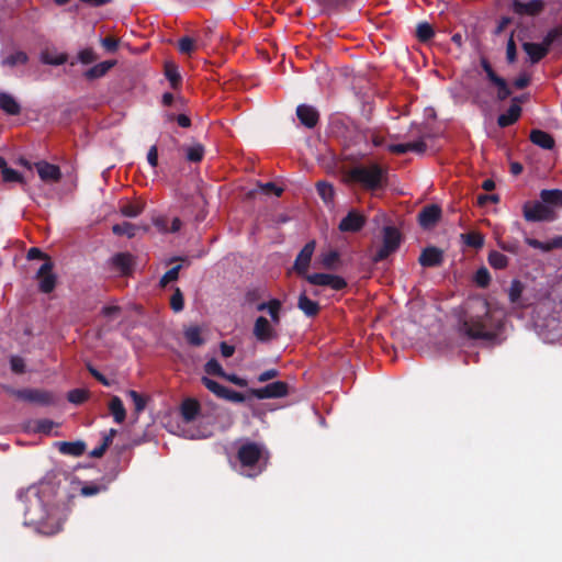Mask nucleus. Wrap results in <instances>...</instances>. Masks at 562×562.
I'll return each mask as SVG.
<instances>
[{"mask_svg":"<svg viewBox=\"0 0 562 562\" xmlns=\"http://www.w3.org/2000/svg\"><path fill=\"white\" fill-rule=\"evenodd\" d=\"M459 325L463 335L470 339L485 341L495 340L503 326L483 296H473L464 302Z\"/></svg>","mask_w":562,"mask_h":562,"instance_id":"f257e3e1","label":"nucleus"},{"mask_svg":"<svg viewBox=\"0 0 562 562\" xmlns=\"http://www.w3.org/2000/svg\"><path fill=\"white\" fill-rule=\"evenodd\" d=\"M24 524L33 526L35 529L45 536H52L60 530L59 521L46 508L40 495L36 493L32 498L27 499V505L24 510Z\"/></svg>","mask_w":562,"mask_h":562,"instance_id":"f03ea898","label":"nucleus"},{"mask_svg":"<svg viewBox=\"0 0 562 562\" xmlns=\"http://www.w3.org/2000/svg\"><path fill=\"white\" fill-rule=\"evenodd\" d=\"M349 178L355 183H361L364 189L375 191L383 187L385 170L378 164L370 167H355L350 169Z\"/></svg>","mask_w":562,"mask_h":562,"instance_id":"7ed1b4c3","label":"nucleus"},{"mask_svg":"<svg viewBox=\"0 0 562 562\" xmlns=\"http://www.w3.org/2000/svg\"><path fill=\"white\" fill-rule=\"evenodd\" d=\"M402 240L401 233L395 226L386 225L382 229V246L371 257L373 263H379L395 254Z\"/></svg>","mask_w":562,"mask_h":562,"instance_id":"20e7f679","label":"nucleus"},{"mask_svg":"<svg viewBox=\"0 0 562 562\" xmlns=\"http://www.w3.org/2000/svg\"><path fill=\"white\" fill-rule=\"evenodd\" d=\"M522 215L527 222H553L557 218L554 209L542 204L540 201H529L522 206Z\"/></svg>","mask_w":562,"mask_h":562,"instance_id":"39448f33","label":"nucleus"},{"mask_svg":"<svg viewBox=\"0 0 562 562\" xmlns=\"http://www.w3.org/2000/svg\"><path fill=\"white\" fill-rule=\"evenodd\" d=\"M305 280L312 284L321 286H329L335 291H341L347 288L348 283L345 279L339 276L330 273H307L304 276Z\"/></svg>","mask_w":562,"mask_h":562,"instance_id":"423d86ee","label":"nucleus"},{"mask_svg":"<svg viewBox=\"0 0 562 562\" xmlns=\"http://www.w3.org/2000/svg\"><path fill=\"white\" fill-rule=\"evenodd\" d=\"M262 456V448L255 441L243 443L237 453V458L244 468H254Z\"/></svg>","mask_w":562,"mask_h":562,"instance_id":"0eeeda50","label":"nucleus"},{"mask_svg":"<svg viewBox=\"0 0 562 562\" xmlns=\"http://www.w3.org/2000/svg\"><path fill=\"white\" fill-rule=\"evenodd\" d=\"M54 263L52 259L43 262L36 272L38 280V289L42 293L49 294L54 291L56 285V276L53 272Z\"/></svg>","mask_w":562,"mask_h":562,"instance_id":"6e6552de","label":"nucleus"},{"mask_svg":"<svg viewBox=\"0 0 562 562\" xmlns=\"http://www.w3.org/2000/svg\"><path fill=\"white\" fill-rule=\"evenodd\" d=\"M251 393L257 398H282L289 393V385L285 382L277 381L259 389H252Z\"/></svg>","mask_w":562,"mask_h":562,"instance_id":"1a4fd4ad","label":"nucleus"},{"mask_svg":"<svg viewBox=\"0 0 562 562\" xmlns=\"http://www.w3.org/2000/svg\"><path fill=\"white\" fill-rule=\"evenodd\" d=\"M22 395L23 397L21 401L41 406H49L56 402V397L53 392L41 389H23Z\"/></svg>","mask_w":562,"mask_h":562,"instance_id":"9d476101","label":"nucleus"},{"mask_svg":"<svg viewBox=\"0 0 562 562\" xmlns=\"http://www.w3.org/2000/svg\"><path fill=\"white\" fill-rule=\"evenodd\" d=\"M316 241L310 240L307 241L302 250L299 252L296 259H294L293 269L297 274L304 277L307 274V269L310 267L311 259L315 252Z\"/></svg>","mask_w":562,"mask_h":562,"instance_id":"9b49d317","label":"nucleus"},{"mask_svg":"<svg viewBox=\"0 0 562 562\" xmlns=\"http://www.w3.org/2000/svg\"><path fill=\"white\" fill-rule=\"evenodd\" d=\"M252 333L256 340L259 342H270L278 337L274 327L271 325L268 318L263 316L257 317Z\"/></svg>","mask_w":562,"mask_h":562,"instance_id":"f8f14e48","label":"nucleus"},{"mask_svg":"<svg viewBox=\"0 0 562 562\" xmlns=\"http://www.w3.org/2000/svg\"><path fill=\"white\" fill-rule=\"evenodd\" d=\"M441 207L437 204H430L419 211L417 221L418 225L425 229H429L439 223L441 218Z\"/></svg>","mask_w":562,"mask_h":562,"instance_id":"ddd939ff","label":"nucleus"},{"mask_svg":"<svg viewBox=\"0 0 562 562\" xmlns=\"http://www.w3.org/2000/svg\"><path fill=\"white\" fill-rule=\"evenodd\" d=\"M364 225L366 216L357 211H350L340 220L338 229L344 233H356L361 231Z\"/></svg>","mask_w":562,"mask_h":562,"instance_id":"4468645a","label":"nucleus"},{"mask_svg":"<svg viewBox=\"0 0 562 562\" xmlns=\"http://www.w3.org/2000/svg\"><path fill=\"white\" fill-rule=\"evenodd\" d=\"M418 263L424 268H438L443 263V251L438 247L428 246L419 254Z\"/></svg>","mask_w":562,"mask_h":562,"instance_id":"2eb2a0df","label":"nucleus"},{"mask_svg":"<svg viewBox=\"0 0 562 562\" xmlns=\"http://www.w3.org/2000/svg\"><path fill=\"white\" fill-rule=\"evenodd\" d=\"M296 115L301 124L307 128H314L319 122L318 110L312 105L300 104L296 108Z\"/></svg>","mask_w":562,"mask_h":562,"instance_id":"dca6fc26","label":"nucleus"},{"mask_svg":"<svg viewBox=\"0 0 562 562\" xmlns=\"http://www.w3.org/2000/svg\"><path fill=\"white\" fill-rule=\"evenodd\" d=\"M111 265L122 276H130L133 272L134 256L131 252H116L111 258Z\"/></svg>","mask_w":562,"mask_h":562,"instance_id":"f3484780","label":"nucleus"},{"mask_svg":"<svg viewBox=\"0 0 562 562\" xmlns=\"http://www.w3.org/2000/svg\"><path fill=\"white\" fill-rule=\"evenodd\" d=\"M38 177L48 183H57L61 178V172L58 166L52 165L46 161H38L35 164Z\"/></svg>","mask_w":562,"mask_h":562,"instance_id":"a211bd4d","label":"nucleus"},{"mask_svg":"<svg viewBox=\"0 0 562 562\" xmlns=\"http://www.w3.org/2000/svg\"><path fill=\"white\" fill-rule=\"evenodd\" d=\"M544 7L541 0H531L529 2L514 0V2H512V8H514L515 13L519 15L535 16L539 14Z\"/></svg>","mask_w":562,"mask_h":562,"instance_id":"6ab92c4d","label":"nucleus"},{"mask_svg":"<svg viewBox=\"0 0 562 562\" xmlns=\"http://www.w3.org/2000/svg\"><path fill=\"white\" fill-rule=\"evenodd\" d=\"M525 285L519 280L510 281V285L508 289V300L510 304L515 305L518 308H526L530 305V302L522 297Z\"/></svg>","mask_w":562,"mask_h":562,"instance_id":"aec40b11","label":"nucleus"},{"mask_svg":"<svg viewBox=\"0 0 562 562\" xmlns=\"http://www.w3.org/2000/svg\"><path fill=\"white\" fill-rule=\"evenodd\" d=\"M426 150H427V144L425 143V140L423 138H419L414 142H408V143H403V144H392V145L387 146L389 153H394V154H398V155L406 154L409 151L423 154V153H426Z\"/></svg>","mask_w":562,"mask_h":562,"instance_id":"412c9836","label":"nucleus"},{"mask_svg":"<svg viewBox=\"0 0 562 562\" xmlns=\"http://www.w3.org/2000/svg\"><path fill=\"white\" fill-rule=\"evenodd\" d=\"M522 49L526 52L527 55H529V61L531 64H538L541 59H543L550 52V47L541 43H531V42H524L522 43Z\"/></svg>","mask_w":562,"mask_h":562,"instance_id":"4be33fe9","label":"nucleus"},{"mask_svg":"<svg viewBox=\"0 0 562 562\" xmlns=\"http://www.w3.org/2000/svg\"><path fill=\"white\" fill-rule=\"evenodd\" d=\"M57 449L59 453L70 456L74 458H80L86 451L85 441H58Z\"/></svg>","mask_w":562,"mask_h":562,"instance_id":"5701e85b","label":"nucleus"},{"mask_svg":"<svg viewBox=\"0 0 562 562\" xmlns=\"http://www.w3.org/2000/svg\"><path fill=\"white\" fill-rule=\"evenodd\" d=\"M0 110L7 115L16 116L21 114V104L13 95L0 91Z\"/></svg>","mask_w":562,"mask_h":562,"instance_id":"b1692460","label":"nucleus"},{"mask_svg":"<svg viewBox=\"0 0 562 562\" xmlns=\"http://www.w3.org/2000/svg\"><path fill=\"white\" fill-rule=\"evenodd\" d=\"M525 243L535 249H539L542 252H550L554 249L562 248V236H557L551 240L548 241H541L539 239H533L526 237Z\"/></svg>","mask_w":562,"mask_h":562,"instance_id":"393cba45","label":"nucleus"},{"mask_svg":"<svg viewBox=\"0 0 562 562\" xmlns=\"http://www.w3.org/2000/svg\"><path fill=\"white\" fill-rule=\"evenodd\" d=\"M180 414L182 419L187 423L193 422L200 414V404L198 400L193 397H187L182 401L180 406Z\"/></svg>","mask_w":562,"mask_h":562,"instance_id":"a878e982","label":"nucleus"},{"mask_svg":"<svg viewBox=\"0 0 562 562\" xmlns=\"http://www.w3.org/2000/svg\"><path fill=\"white\" fill-rule=\"evenodd\" d=\"M529 139L542 149L551 150L554 147V138L548 132L532 130L529 133Z\"/></svg>","mask_w":562,"mask_h":562,"instance_id":"bb28decb","label":"nucleus"},{"mask_svg":"<svg viewBox=\"0 0 562 562\" xmlns=\"http://www.w3.org/2000/svg\"><path fill=\"white\" fill-rule=\"evenodd\" d=\"M116 65L115 60H105L98 65L91 66L85 72V78L87 80H97L102 78L106 72H109Z\"/></svg>","mask_w":562,"mask_h":562,"instance_id":"cd10ccee","label":"nucleus"},{"mask_svg":"<svg viewBox=\"0 0 562 562\" xmlns=\"http://www.w3.org/2000/svg\"><path fill=\"white\" fill-rule=\"evenodd\" d=\"M297 307L307 317H315L321 311L318 302L310 299L305 293L299 296Z\"/></svg>","mask_w":562,"mask_h":562,"instance_id":"c85d7f7f","label":"nucleus"},{"mask_svg":"<svg viewBox=\"0 0 562 562\" xmlns=\"http://www.w3.org/2000/svg\"><path fill=\"white\" fill-rule=\"evenodd\" d=\"M540 202L549 207H562V191L559 189L541 190Z\"/></svg>","mask_w":562,"mask_h":562,"instance_id":"c756f323","label":"nucleus"},{"mask_svg":"<svg viewBox=\"0 0 562 562\" xmlns=\"http://www.w3.org/2000/svg\"><path fill=\"white\" fill-rule=\"evenodd\" d=\"M521 115V108L514 103V104H510V106L507 109V111L505 113H502L499 116H498V125L501 127H507L509 125H513L515 123L518 122L519 117Z\"/></svg>","mask_w":562,"mask_h":562,"instance_id":"7c9ffc66","label":"nucleus"},{"mask_svg":"<svg viewBox=\"0 0 562 562\" xmlns=\"http://www.w3.org/2000/svg\"><path fill=\"white\" fill-rule=\"evenodd\" d=\"M281 308H282V303L277 299H272L269 302H262L257 305L258 312H263V311L269 312L271 322L274 325H278L280 322V310Z\"/></svg>","mask_w":562,"mask_h":562,"instance_id":"2f4dec72","label":"nucleus"},{"mask_svg":"<svg viewBox=\"0 0 562 562\" xmlns=\"http://www.w3.org/2000/svg\"><path fill=\"white\" fill-rule=\"evenodd\" d=\"M108 408H110L116 424H122L126 419V409L120 397L113 396L110 404H108Z\"/></svg>","mask_w":562,"mask_h":562,"instance_id":"473e14b6","label":"nucleus"},{"mask_svg":"<svg viewBox=\"0 0 562 562\" xmlns=\"http://www.w3.org/2000/svg\"><path fill=\"white\" fill-rule=\"evenodd\" d=\"M68 60V55L66 53L53 54L48 50H44L41 54V61L44 65L50 66H61L65 65Z\"/></svg>","mask_w":562,"mask_h":562,"instance_id":"72a5a7b5","label":"nucleus"},{"mask_svg":"<svg viewBox=\"0 0 562 562\" xmlns=\"http://www.w3.org/2000/svg\"><path fill=\"white\" fill-rule=\"evenodd\" d=\"M165 77L173 89H178L181 85V76L178 70V66L172 63H166L165 65Z\"/></svg>","mask_w":562,"mask_h":562,"instance_id":"f704fd0d","label":"nucleus"},{"mask_svg":"<svg viewBox=\"0 0 562 562\" xmlns=\"http://www.w3.org/2000/svg\"><path fill=\"white\" fill-rule=\"evenodd\" d=\"M202 384L205 385V387L217 398H224L225 394L227 393L228 387L218 382H215L209 376H202Z\"/></svg>","mask_w":562,"mask_h":562,"instance_id":"c9c22d12","label":"nucleus"},{"mask_svg":"<svg viewBox=\"0 0 562 562\" xmlns=\"http://www.w3.org/2000/svg\"><path fill=\"white\" fill-rule=\"evenodd\" d=\"M183 336L188 344L195 347H199L205 342V340L201 337V329L199 326L188 327L184 329Z\"/></svg>","mask_w":562,"mask_h":562,"instance_id":"e433bc0d","label":"nucleus"},{"mask_svg":"<svg viewBox=\"0 0 562 562\" xmlns=\"http://www.w3.org/2000/svg\"><path fill=\"white\" fill-rule=\"evenodd\" d=\"M137 226L133 223L123 222L121 224H114L112 227L113 234L116 236H126L133 238L136 234Z\"/></svg>","mask_w":562,"mask_h":562,"instance_id":"4c0bfd02","label":"nucleus"},{"mask_svg":"<svg viewBox=\"0 0 562 562\" xmlns=\"http://www.w3.org/2000/svg\"><path fill=\"white\" fill-rule=\"evenodd\" d=\"M487 260L493 269H506L508 266L507 256L499 251H491L488 254Z\"/></svg>","mask_w":562,"mask_h":562,"instance_id":"58836bf2","label":"nucleus"},{"mask_svg":"<svg viewBox=\"0 0 562 562\" xmlns=\"http://www.w3.org/2000/svg\"><path fill=\"white\" fill-rule=\"evenodd\" d=\"M416 38L422 43H427L435 35L432 26L428 22H419L415 32Z\"/></svg>","mask_w":562,"mask_h":562,"instance_id":"ea45409f","label":"nucleus"},{"mask_svg":"<svg viewBox=\"0 0 562 562\" xmlns=\"http://www.w3.org/2000/svg\"><path fill=\"white\" fill-rule=\"evenodd\" d=\"M462 239L465 245L474 249H480L484 246V236L477 232H470L462 235Z\"/></svg>","mask_w":562,"mask_h":562,"instance_id":"a19ab883","label":"nucleus"},{"mask_svg":"<svg viewBox=\"0 0 562 562\" xmlns=\"http://www.w3.org/2000/svg\"><path fill=\"white\" fill-rule=\"evenodd\" d=\"M317 193L321 195L325 203H329L333 201L335 195V190L331 183L329 182H317L316 184Z\"/></svg>","mask_w":562,"mask_h":562,"instance_id":"79ce46f5","label":"nucleus"},{"mask_svg":"<svg viewBox=\"0 0 562 562\" xmlns=\"http://www.w3.org/2000/svg\"><path fill=\"white\" fill-rule=\"evenodd\" d=\"M205 149L201 144H194L193 146L187 147V161L200 162L203 160Z\"/></svg>","mask_w":562,"mask_h":562,"instance_id":"37998d69","label":"nucleus"},{"mask_svg":"<svg viewBox=\"0 0 562 562\" xmlns=\"http://www.w3.org/2000/svg\"><path fill=\"white\" fill-rule=\"evenodd\" d=\"M127 395L130 396V398H132L133 401V404H134V413L136 415L140 414L142 412L145 411L146 408V404H147V400L145 396H143L142 394L137 393L136 391L134 390H130L127 392Z\"/></svg>","mask_w":562,"mask_h":562,"instance_id":"c03bdc74","label":"nucleus"},{"mask_svg":"<svg viewBox=\"0 0 562 562\" xmlns=\"http://www.w3.org/2000/svg\"><path fill=\"white\" fill-rule=\"evenodd\" d=\"M1 172L5 183H25L22 173L13 168L5 167Z\"/></svg>","mask_w":562,"mask_h":562,"instance_id":"a18cd8bd","label":"nucleus"},{"mask_svg":"<svg viewBox=\"0 0 562 562\" xmlns=\"http://www.w3.org/2000/svg\"><path fill=\"white\" fill-rule=\"evenodd\" d=\"M474 283L479 288H487L491 284V274L487 268L481 267L477 268L475 274H474Z\"/></svg>","mask_w":562,"mask_h":562,"instance_id":"49530a36","label":"nucleus"},{"mask_svg":"<svg viewBox=\"0 0 562 562\" xmlns=\"http://www.w3.org/2000/svg\"><path fill=\"white\" fill-rule=\"evenodd\" d=\"M542 42H544V44L549 47H551L553 44L562 45V25H558L551 29L547 36L542 38Z\"/></svg>","mask_w":562,"mask_h":562,"instance_id":"de8ad7c7","label":"nucleus"},{"mask_svg":"<svg viewBox=\"0 0 562 562\" xmlns=\"http://www.w3.org/2000/svg\"><path fill=\"white\" fill-rule=\"evenodd\" d=\"M67 398L75 405H80L89 398V392L85 389H72L68 392Z\"/></svg>","mask_w":562,"mask_h":562,"instance_id":"09e8293b","label":"nucleus"},{"mask_svg":"<svg viewBox=\"0 0 562 562\" xmlns=\"http://www.w3.org/2000/svg\"><path fill=\"white\" fill-rule=\"evenodd\" d=\"M27 63V55L23 50H18L10 54L3 61L9 67H15L18 65H25Z\"/></svg>","mask_w":562,"mask_h":562,"instance_id":"8fccbe9b","label":"nucleus"},{"mask_svg":"<svg viewBox=\"0 0 562 562\" xmlns=\"http://www.w3.org/2000/svg\"><path fill=\"white\" fill-rule=\"evenodd\" d=\"M204 370L209 375H215L223 378L225 375V370L222 364L217 362L215 358H211L204 366Z\"/></svg>","mask_w":562,"mask_h":562,"instance_id":"3c124183","label":"nucleus"},{"mask_svg":"<svg viewBox=\"0 0 562 562\" xmlns=\"http://www.w3.org/2000/svg\"><path fill=\"white\" fill-rule=\"evenodd\" d=\"M491 82L498 88V94L496 95H498L501 101L507 99L512 94L505 78L499 77L492 80Z\"/></svg>","mask_w":562,"mask_h":562,"instance_id":"603ef678","label":"nucleus"},{"mask_svg":"<svg viewBox=\"0 0 562 562\" xmlns=\"http://www.w3.org/2000/svg\"><path fill=\"white\" fill-rule=\"evenodd\" d=\"M491 82L498 88V94L496 95H498L501 101L507 99L512 94L505 78L499 77L492 80Z\"/></svg>","mask_w":562,"mask_h":562,"instance_id":"864d4df0","label":"nucleus"},{"mask_svg":"<svg viewBox=\"0 0 562 562\" xmlns=\"http://www.w3.org/2000/svg\"><path fill=\"white\" fill-rule=\"evenodd\" d=\"M144 207L140 204L137 203H126L121 206L120 212L123 216L127 217H136L137 215H140Z\"/></svg>","mask_w":562,"mask_h":562,"instance_id":"5fc2aeb1","label":"nucleus"},{"mask_svg":"<svg viewBox=\"0 0 562 562\" xmlns=\"http://www.w3.org/2000/svg\"><path fill=\"white\" fill-rule=\"evenodd\" d=\"M258 188H259L260 192L266 195L273 194L274 196H280L283 194V191H284L283 188L277 187L272 182H266V183L259 182Z\"/></svg>","mask_w":562,"mask_h":562,"instance_id":"6e6d98bb","label":"nucleus"},{"mask_svg":"<svg viewBox=\"0 0 562 562\" xmlns=\"http://www.w3.org/2000/svg\"><path fill=\"white\" fill-rule=\"evenodd\" d=\"M515 33H512L506 45V59L508 64H513L517 59V46L515 43Z\"/></svg>","mask_w":562,"mask_h":562,"instance_id":"4d7b16f0","label":"nucleus"},{"mask_svg":"<svg viewBox=\"0 0 562 562\" xmlns=\"http://www.w3.org/2000/svg\"><path fill=\"white\" fill-rule=\"evenodd\" d=\"M169 305L175 313H180L183 310V295L179 288H176L171 300H169Z\"/></svg>","mask_w":562,"mask_h":562,"instance_id":"13d9d810","label":"nucleus"},{"mask_svg":"<svg viewBox=\"0 0 562 562\" xmlns=\"http://www.w3.org/2000/svg\"><path fill=\"white\" fill-rule=\"evenodd\" d=\"M181 266L169 268L160 279V285L166 286L168 282H175L179 278Z\"/></svg>","mask_w":562,"mask_h":562,"instance_id":"bf43d9fd","label":"nucleus"},{"mask_svg":"<svg viewBox=\"0 0 562 562\" xmlns=\"http://www.w3.org/2000/svg\"><path fill=\"white\" fill-rule=\"evenodd\" d=\"M339 259V254L335 250H331L329 252H325L322 256V265L323 267L327 269H335V265L337 263Z\"/></svg>","mask_w":562,"mask_h":562,"instance_id":"052dcab7","label":"nucleus"},{"mask_svg":"<svg viewBox=\"0 0 562 562\" xmlns=\"http://www.w3.org/2000/svg\"><path fill=\"white\" fill-rule=\"evenodd\" d=\"M498 246L503 251H506L509 254H519V250H520V245L517 239L499 240Z\"/></svg>","mask_w":562,"mask_h":562,"instance_id":"680f3d73","label":"nucleus"},{"mask_svg":"<svg viewBox=\"0 0 562 562\" xmlns=\"http://www.w3.org/2000/svg\"><path fill=\"white\" fill-rule=\"evenodd\" d=\"M179 52L182 54H191L194 48V40L192 37H182L178 42Z\"/></svg>","mask_w":562,"mask_h":562,"instance_id":"e2e57ef3","label":"nucleus"},{"mask_svg":"<svg viewBox=\"0 0 562 562\" xmlns=\"http://www.w3.org/2000/svg\"><path fill=\"white\" fill-rule=\"evenodd\" d=\"M10 369L12 372L18 374H22L25 372V363L24 359L21 356H11L10 357Z\"/></svg>","mask_w":562,"mask_h":562,"instance_id":"0e129e2a","label":"nucleus"},{"mask_svg":"<svg viewBox=\"0 0 562 562\" xmlns=\"http://www.w3.org/2000/svg\"><path fill=\"white\" fill-rule=\"evenodd\" d=\"M77 58H79V60L82 64L89 65L97 60V54L91 48H86V49L79 52V55H77Z\"/></svg>","mask_w":562,"mask_h":562,"instance_id":"69168bd1","label":"nucleus"},{"mask_svg":"<svg viewBox=\"0 0 562 562\" xmlns=\"http://www.w3.org/2000/svg\"><path fill=\"white\" fill-rule=\"evenodd\" d=\"M87 370L89 371V373L91 374V376L93 379H95L98 382H100L101 384H103L104 386H111L112 383L111 381L105 378L101 372H99L94 367H92L91 364H88L87 366Z\"/></svg>","mask_w":562,"mask_h":562,"instance_id":"338daca9","label":"nucleus"},{"mask_svg":"<svg viewBox=\"0 0 562 562\" xmlns=\"http://www.w3.org/2000/svg\"><path fill=\"white\" fill-rule=\"evenodd\" d=\"M104 488L105 487L102 485L88 484L81 487V495L85 497L94 496L98 495Z\"/></svg>","mask_w":562,"mask_h":562,"instance_id":"774afa93","label":"nucleus"}]
</instances>
